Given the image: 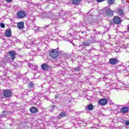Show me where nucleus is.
Segmentation results:
<instances>
[{
	"label": "nucleus",
	"instance_id": "obj_31",
	"mask_svg": "<svg viewBox=\"0 0 129 129\" xmlns=\"http://www.w3.org/2000/svg\"><path fill=\"white\" fill-rule=\"evenodd\" d=\"M55 97H56V98H57V97H58V95H55Z\"/></svg>",
	"mask_w": 129,
	"mask_h": 129
},
{
	"label": "nucleus",
	"instance_id": "obj_21",
	"mask_svg": "<svg viewBox=\"0 0 129 129\" xmlns=\"http://www.w3.org/2000/svg\"><path fill=\"white\" fill-rule=\"evenodd\" d=\"M107 3L109 5H113L114 4V0H107Z\"/></svg>",
	"mask_w": 129,
	"mask_h": 129
},
{
	"label": "nucleus",
	"instance_id": "obj_27",
	"mask_svg": "<svg viewBox=\"0 0 129 129\" xmlns=\"http://www.w3.org/2000/svg\"><path fill=\"white\" fill-rule=\"evenodd\" d=\"M6 1L7 2V3H12L13 2V0H6Z\"/></svg>",
	"mask_w": 129,
	"mask_h": 129
},
{
	"label": "nucleus",
	"instance_id": "obj_7",
	"mask_svg": "<svg viewBox=\"0 0 129 129\" xmlns=\"http://www.w3.org/2000/svg\"><path fill=\"white\" fill-rule=\"evenodd\" d=\"M109 62L111 65H115L117 63V59L114 58H110Z\"/></svg>",
	"mask_w": 129,
	"mask_h": 129
},
{
	"label": "nucleus",
	"instance_id": "obj_10",
	"mask_svg": "<svg viewBox=\"0 0 129 129\" xmlns=\"http://www.w3.org/2000/svg\"><path fill=\"white\" fill-rule=\"evenodd\" d=\"M121 111L123 114L128 112V107L124 106L121 109Z\"/></svg>",
	"mask_w": 129,
	"mask_h": 129
},
{
	"label": "nucleus",
	"instance_id": "obj_25",
	"mask_svg": "<svg viewBox=\"0 0 129 129\" xmlns=\"http://www.w3.org/2000/svg\"><path fill=\"white\" fill-rule=\"evenodd\" d=\"M125 123L126 125H129V120H126L125 121Z\"/></svg>",
	"mask_w": 129,
	"mask_h": 129
},
{
	"label": "nucleus",
	"instance_id": "obj_5",
	"mask_svg": "<svg viewBox=\"0 0 129 129\" xmlns=\"http://www.w3.org/2000/svg\"><path fill=\"white\" fill-rule=\"evenodd\" d=\"M67 116V113L65 112H61L59 113V115L57 116V119H61L62 117H65Z\"/></svg>",
	"mask_w": 129,
	"mask_h": 129
},
{
	"label": "nucleus",
	"instance_id": "obj_28",
	"mask_svg": "<svg viewBox=\"0 0 129 129\" xmlns=\"http://www.w3.org/2000/svg\"><path fill=\"white\" fill-rule=\"evenodd\" d=\"M23 82H24V83H27V81H25V79H23Z\"/></svg>",
	"mask_w": 129,
	"mask_h": 129
},
{
	"label": "nucleus",
	"instance_id": "obj_12",
	"mask_svg": "<svg viewBox=\"0 0 129 129\" xmlns=\"http://www.w3.org/2000/svg\"><path fill=\"white\" fill-rule=\"evenodd\" d=\"M9 56L11 57L12 60H14L15 58H16V56L15 55V52L14 51H10Z\"/></svg>",
	"mask_w": 129,
	"mask_h": 129
},
{
	"label": "nucleus",
	"instance_id": "obj_8",
	"mask_svg": "<svg viewBox=\"0 0 129 129\" xmlns=\"http://www.w3.org/2000/svg\"><path fill=\"white\" fill-rule=\"evenodd\" d=\"M106 15L108 17H111L113 16V11L109 9L108 10L106 11Z\"/></svg>",
	"mask_w": 129,
	"mask_h": 129
},
{
	"label": "nucleus",
	"instance_id": "obj_26",
	"mask_svg": "<svg viewBox=\"0 0 129 129\" xmlns=\"http://www.w3.org/2000/svg\"><path fill=\"white\" fill-rule=\"evenodd\" d=\"M105 0H97V3H102V2H104Z\"/></svg>",
	"mask_w": 129,
	"mask_h": 129
},
{
	"label": "nucleus",
	"instance_id": "obj_17",
	"mask_svg": "<svg viewBox=\"0 0 129 129\" xmlns=\"http://www.w3.org/2000/svg\"><path fill=\"white\" fill-rule=\"evenodd\" d=\"M118 14L119 15V16H122V17L124 16V13L122 9H119L118 10Z\"/></svg>",
	"mask_w": 129,
	"mask_h": 129
},
{
	"label": "nucleus",
	"instance_id": "obj_4",
	"mask_svg": "<svg viewBox=\"0 0 129 129\" xmlns=\"http://www.w3.org/2000/svg\"><path fill=\"white\" fill-rule=\"evenodd\" d=\"M99 104L100 105H106V104H107V100L105 98H102L99 100Z\"/></svg>",
	"mask_w": 129,
	"mask_h": 129
},
{
	"label": "nucleus",
	"instance_id": "obj_29",
	"mask_svg": "<svg viewBox=\"0 0 129 129\" xmlns=\"http://www.w3.org/2000/svg\"><path fill=\"white\" fill-rule=\"evenodd\" d=\"M116 106H117V107H119V106H120V105H116Z\"/></svg>",
	"mask_w": 129,
	"mask_h": 129
},
{
	"label": "nucleus",
	"instance_id": "obj_23",
	"mask_svg": "<svg viewBox=\"0 0 129 129\" xmlns=\"http://www.w3.org/2000/svg\"><path fill=\"white\" fill-rule=\"evenodd\" d=\"M79 69H80V68L79 67H77L74 69V71H75V72H77L78 71H79Z\"/></svg>",
	"mask_w": 129,
	"mask_h": 129
},
{
	"label": "nucleus",
	"instance_id": "obj_16",
	"mask_svg": "<svg viewBox=\"0 0 129 129\" xmlns=\"http://www.w3.org/2000/svg\"><path fill=\"white\" fill-rule=\"evenodd\" d=\"M81 2V0H73V4L77 6L80 4Z\"/></svg>",
	"mask_w": 129,
	"mask_h": 129
},
{
	"label": "nucleus",
	"instance_id": "obj_30",
	"mask_svg": "<svg viewBox=\"0 0 129 129\" xmlns=\"http://www.w3.org/2000/svg\"><path fill=\"white\" fill-rule=\"evenodd\" d=\"M16 42H19V39H17L16 40Z\"/></svg>",
	"mask_w": 129,
	"mask_h": 129
},
{
	"label": "nucleus",
	"instance_id": "obj_13",
	"mask_svg": "<svg viewBox=\"0 0 129 129\" xmlns=\"http://www.w3.org/2000/svg\"><path fill=\"white\" fill-rule=\"evenodd\" d=\"M30 111L32 113H36L38 111V110L36 107H33L30 109Z\"/></svg>",
	"mask_w": 129,
	"mask_h": 129
},
{
	"label": "nucleus",
	"instance_id": "obj_20",
	"mask_svg": "<svg viewBox=\"0 0 129 129\" xmlns=\"http://www.w3.org/2000/svg\"><path fill=\"white\" fill-rule=\"evenodd\" d=\"M88 110H93V105L90 104L88 106Z\"/></svg>",
	"mask_w": 129,
	"mask_h": 129
},
{
	"label": "nucleus",
	"instance_id": "obj_19",
	"mask_svg": "<svg viewBox=\"0 0 129 129\" xmlns=\"http://www.w3.org/2000/svg\"><path fill=\"white\" fill-rule=\"evenodd\" d=\"M82 45L85 47H88V46H90V43L89 42H85L82 43Z\"/></svg>",
	"mask_w": 129,
	"mask_h": 129
},
{
	"label": "nucleus",
	"instance_id": "obj_1",
	"mask_svg": "<svg viewBox=\"0 0 129 129\" xmlns=\"http://www.w3.org/2000/svg\"><path fill=\"white\" fill-rule=\"evenodd\" d=\"M49 55L51 58H57L59 56V51L57 50V49H54L50 51Z\"/></svg>",
	"mask_w": 129,
	"mask_h": 129
},
{
	"label": "nucleus",
	"instance_id": "obj_22",
	"mask_svg": "<svg viewBox=\"0 0 129 129\" xmlns=\"http://www.w3.org/2000/svg\"><path fill=\"white\" fill-rule=\"evenodd\" d=\"M42 98L43 99H45V100H48V98H47V96H45L44 95H42Z\"/></svg>",
	"mask_w": 129,
	"mask_h": 129
},
{
	"label": "nucleus",
	"instance_id": "obj_3",
	"mask_svg": "<svg viewBox=\"0 0 129 129\" xmlns=\"http://www.w3.org/2000/svg\"><path fill=\"white\" fill-rule=\"evenodd\" d=\"M26 17V13L24 11H19L17 13V17L19 19H24Z\"/></svg>",
	"mask_w": 129,
	"mask_h": 129
},
{
	"label": "nucleus",
	"instance_id": "obj_11",
	"mask_svg": "<svg viewBox=\"0 0 129 129\" xmlns=\"http://www.w3.org/2000/svg\"><path fill=\"white\" fill-rule=\"evenodd\" d=\"M17 27L20 30H23V29H24V22L22 21L18 23Z\"/></svg>",
	"mask_w": 129,
	"mask_h": 129
},
{
	"label": "nucleus",
	"instance_id": "obj_15",
	"mask_svg": "<svg viewBox=\"0 0 129 129\" xmlns=\"http://www.w3.org/2000/svg\"><path fill=\"white\" fill-rule=\"evenodd\" d=\"M41 68L42 70H45L47 71L49 69V66L46 64H43L41 66Z\"/></svg>",
	"mask_w": 129,
	"mask_h": 129
},
{
	"label": "nucleus",
	"instance_id": "obj_24",
	"mask_svg": "<svg viewBox=\"0 0 129 129\" xmlns=\"http://www.w3.org/2000/svg\"><path fill=\"white\" fill-rule=\"evenodd\" d=\"M1 28H5L6 26L5 25V24H4V23H1Z\"/></svg>",
	"mask_w": 129,
	"mask_h": 129
},
{
	"label": "nucleus",
	"instance_id": "obj_9",
	"mask_svg": "<svg viewBox=\"0 0 129 129\" xmlns=\"http://www.w3.org/2000/svg\"><path fill=\"white\" fill-rule=\"evenodd\" d=\"M5 35L7 38H10L12 36V30L10 29H7L5 31Z\"/></svg>",
	"mask_w": 129,
	"mask_h": 129
},
{
	"label": "nucleus",
	"instance_id": "obj_32",
	"mask_svg": "<svg viewBox=\"0 0 129 129\" xmlns=\"http://www.w3.org/2000/svg\"><path fill=\"white\" fill-rule=\"evenodd\" d=\"M49 19H51V17H49Z\"/></svg>",
	"mask_w": 129,
	"mask_h": 129
},
{
	"label": "nucleus",
	"instance_id": "obj_14",
	"mask_svg": "<svg viewBox=\"0 0 129 129\" xmlns=\"http://www.w3.org/2000/svg\"><path fill=\"white\" fill-rule=\"evenodd\" d=\"M50 26H51V25H46L45 27H38V30H39L40 32H42V31H43V30H48V28H49L50 27Z\"/></svg>",
	"mask_w": 129,
	"mask_h": 129
},
{
	"label": "nucleus",
	"instance_id": "obj_2",
	"mask_svg": "<svg viewBox=\"0 0 129 129\" xmlns=\"http://www.w3.org/2000/svg\"><path fill=\"white\" fill-rule=\"evenodd\" d=\"M12 91L11 90H5L4 91V95L5 97H11L12 96Z\"/></svg>",
	"mask_w": 129,
	"mask_h": 129
},
{
	"label": "nucleus",
	"instance_id": "obj_18",
	"mask_svg": "<svg viewBox=\"0 0 129 129\" xmlns=\"http://www.w3.org/2000/svg\"><path fill=\"white\" fill-rule=\"evenodd\" d=\"M34 85H35V84H34V83H33L32 82H30L29 83H28V86L29 88H33V87H34Z\"/></svg>",
	"mask_w": 129,
	"mask_h": 129
},
{
	"label": "nucleus",
	"instance_id": "obj_6",
	"mask_svg": "<svg viewBox=\"0 0 129 129\" xmlns=\"http://www.w3.org/2000/svg\"><path fill=\"white\" fill-rule=\"evenodd\" d=\"M113 22L114 24L118 25V24H120L121 22V19L118 17H115L113 19Z\"/></svg>",
	"mask_w": 129,
	"mask_h": 129
},
{
	"label": "nucleus",
	"instance_id": "obj_33",
	"mask_svg": "<svg viewBox=\"0 0 129 129\" xmlns=\"http://www.w3.org/2000/svg\"><path fill=\"white\" fill-rule=\"evenodd\" d=\"M57 49H59L58 48H57Z\"/></svg>",
	"mask_w": 129,
	"mask_h": 129
}]
</instances>
